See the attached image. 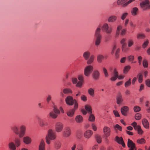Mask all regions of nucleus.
Returning a JSON list of instances; mask_svg holds the SVG:
<instances>
[{
  "label": "nucleus",
  "mask_w": 150,
  "mask_h": 150,
  "mask_svg": "<svg viewBox=\"0 0 150 150\" xmlns=\"http://www.w3.org/2000/svg\"><path fill=\"white\" fill-rule=\"evenodd\" d=\"M101 28L100 27H98L96 30L94 34L95 38V44L96 46L100 45L102 38V36L100 33Z\"/></svg>",
  "instance_id": "nucleus-1"
},
{
  "label": "nucleus",
  "mask_w": 150,
  "mask_h": 150,
  "mask_svg": "<svg viewBox=\"0 0 150 150\" xmlns=\"http://www.w3.org/2000/svg\"><path fill=\"white\" fill-rule=\"evenodd\" d=\"M56 137V133L52 129H50L47 132V134L46 136L45 139L46 143L49 144L50 143V140H54Z\"/></svg>",
  "instance_id": "nucleus-2"
},
{
  "label": "nucleus",
  "mask_w": 150,
  "mask_h": 150,
  "mask_svg": "<svg viewBox=\"0 0 150 150\" xmlns=\"http://www.w3.org/2000/svg\"><path fill=\"white\" fill-rule=\"evenodd\" d=\"M140 6L143 11H145L150 9V4L149 0H144L140 3Z\"/></svg>",
  "instance_id": "nucleus-3"
},
{
  "label": "nucleus",
  "mask_w": 150,
  "mask_h": 150,
  "mask_svg": "<svg viewBox=\"0 0 150 150\" xmlns=\"http://www.w3.org/2000/svg\"><path fill=\"white\" fill-rule=\"evenodd\" d=\"M101 28L103 31L108 35L112 33L113 30L112 27L111 26H109L108 24L107 23L103 24Z\"/></svg>",
  "instance_id": "nucleus-4"
},
{
  "label": "nucleus",
  "mask_w": 150,
  "mask_h": 150,
  "mask_svg": "<svg viewBox=\"0 0 150 150\" xmlns=\"http://www.w3.org/2000/svg\"><path fill=\"white\" fill-rule=\"evenodd\" d=\"M60 113V111L58 110L56 106L53 107V111L50 112L49 113L50 116L53 119H55L57 117L58 114Z\"/></svg>",
  "instance_id": "nucleus-5"
},
{
  "label": "nucleus",
  "mask_w": 150,
  "mask_h": 150,
  "mask_svg": "<svg viewBox=\"0 0 150 150\" xmlns=\"http://www.w3.org/2000/svg\"><path fill=\"white\" fill-rule=\"evenodd\" d=\"M65 101L67 105H72L73 104H75L76 102H77L76 100L73 99L71 96H68L65 99Z\"/></svg>",
  "instance_id": "nucleus-6"
},
{
  "label": "nucleus",
  "mask_w": 150,
  "mask_h": 150,
  "mask_svg": "<svg viewBox=\"0 0 150 150\" xmlns=\"http://www.w3.org/2000/svg\"><path fill=\"white\" fill-rule=\"evenodd\" d=\"M78 108V104L77 102H76L74 106V108L70 110L67 112V115L69 117H72L74 114L75 110Z\"/></svg>",
  "instance_id": "nucleus-7"
},
{
  "label": "nucleus",
  "mask_w": 150,
  "mask_h": 150,
  "mask_svg": "<svg viewBox=\"0 0 150 150\" xmlns=\"http://www.w3.org/2000/svg\"><path fill=\"white\" fill-rule=\"evenodd\" d=\"M55 127L57 132H60L62 131L63 128V124L61 122H57L55 123Z\"/></svg>",
  "instance_id": "nucleus-8"
},
{
  "label": "nucleus",
  "mask_w": 150,
  "mask_h": 150,
  "mask_svg": "<svg viewBox=\"0 0 150 150\" xmlns=\"http://www.w3.org/2000/svg\"><path fill=\"white\" fill-rule=\"evenodd\" d=\"M93 67L91 65L87 66L84 69V74L86 76H88L93 71Z\"/></svg>",
  "instance_id": "nucleus-9"
},
{
  "label": "nucleus",
  "mask_w": 150,
  "mask_h": 150,
  "mask_svg": "<svg viewBox=\"0 0 150 150\" xmlns=\"http://www.w3.org/2000/svg\"><path fill=\"white\" fill-rule=\"evenodd\" d=\"M127 146L129 148V150H136V148L135 146V144L133 142L129 139H128Z\"/></svg>",
  "instance_id": "nucleus-10"
},
{
  "label": "nucleus",
  "mask_w": 150,
  "mask_h": 150,
  "mask_svg": "<svg viewBox=\"0 0 150 150\" xmlns=\"http://www.w3.org/2000/svg\"><path fill=\"white\" fill-rule=\"evenodd\" d=\"M20 132H19V137L22 138L25 135V132L26 127L23 125H21L20 127Z\"/></svg>",
  "instance_id": "nucleus-11"
},
{
  "label": "nucleus",
  "mask_w": 150,
  "mask_h": 150,
  "mask_svg": "<svg viewBox=\"0 0 150 150\" xmlns=\"http://www.w3.org/2000/svg\"><path fill=\"white\" fill-rule=\"evenodd\" d=\"M116 103L118 105H120L123 102V99L120 93H118L116 98Z\"/></svg>",
  "instance_id": "nucleus-12"
},
{
  "label": "nucleus",
  "mask_w": 150,
  "mask_h": 150,
  "mask_svg": "<svg viewBox=\"0 0 150 150\" xmlns=\"http://www.w3.org/2000/svg\"><path fill=\"white\" fill-rule=\"evenodd\" d=\"M103 130L104 134L106 137H107L110 135V129L109 127L105 126L104 127Z\"/></svg>",
  "instance_id": "nucleus-13"
},
{
  "label": "nucleus",
  "mask_w": 150,
  "mask_h": 150,
  "mask_svg": "<svg viewBox=\"0 0 150 150\" xmlns=\"http://www.w3.org/2000/svg\"><path fill=\"white\" fill-rule=\"evenodd\" d=\"M115 140L118 143L121 144L123 147L125 146V144L122 137H119L116 136L115 138Z\"/></svg>",
  "instance_id": "nucleus-14"
},
{
  "label": "nucleus",
  "mask_w": 150,
  "mask_h": 150,
  "mask_svg": "<svg viewBox=\"0 0 150 150\" xmlns=\"http://www.w3.org/2000/svg\"><path fill=\"white\" fill-rule=\"evenodd\" d=\"M93 134V132L92 130H87L85 132L84 134V136L86 138L88 139L91 137Z\"/></svg>",
  "instance_id": "nucleus-15"
},
{
  "label": "nucleus",
  "mask_w": 150,
  "mask_h": 150,
  "mask_svg": "<svg viewBox=\"0 0 150 150\" xmlns=\"http://www.w3.org/2000/svg\"><path fill=\"white\" fill-rule=\"evenodd\" d=\"M38 122L40 126L43 127L48 125V123L46 120H45L40 118L38 119Z\"/></svg>",
  "instance_id": "nucleus-16"
},
{
  "label": "nucleus",
  "mask_w": 150,
  "mask_h": 150,
  "mask_svg": "<svg viewBox=\"0 0 150 150\" xmlns=\"http://www.w3.org/2000/svg\"><path fill=\"white\" fill-rule=\"evenodd\" d=\"M129 110V108L127 106H124L121 108V112L124 116L127 115V112Z\"/></svg>",
  "instance_id": "nucleus-17"
},
{
  "label": "nucleus",
  "mask_w": 150,
  "mask_h": 150,
  "mask_svg": "<svg viewBox=\"0 0 150 150\" xmlns=\"http://www.w3.org/2000/svg\"><path fill=\"white\" fill-rule=\"evenodd\" d=\"M71 130L69 127H66L63 132V135L66 137H67L71 134Z\"/></svg>",
  "instance_id": "nucleus-18"
},
{
  "label": "nucleus",
  "mask_w": 150,
  "mask_h": 150,
  "mask_svg": "<svg viewBox=\"0 0 150 150\" xmlns=\"http://www.w3.org/2000/svg\"><path fill=\"white\" fill-rule=\"evenodd\" d=\"M100 73L97 70H95L93 71L92 76L93 79L95 80H98L99 79Z\"/></svg>",
  "instance_id": "nucleus-19"
},
{
  "label": "nucleus",
  "mask_w": 150,
  "mask_h": 150,
  "mask_svg": "<svg viewBox=\"0 0 150 150\" xmlns=\"http://www.w3.org/2000/svg\"><path fill=\"white\" fill-rule=\"evenodd\" d=\"M142 123L143 126L146 129H148L149 127V123L148 120L145 119L143 118L142 120Z\"/></svg>",
  "instance_id": "nucleus-20"
},
{
  "label": "nucleus",
  "mask_w": 150,
  "mask_h": 150,
  "mask_svg": "<svg viewBox=\"0 0 150 150\" xmlns=\"http://www.w3.org/2000/svg\"><path fill=\"white\" fill-rule=\"evenodd\" d=\"M12 130L16 134L19 136V128L16 125H14L11 127Z\"/></svg>",
  "instance_id": "nucleus-21"
},
{
  "label": "nucleus",
  "mask_w": 150,
  "mask_h": 150,
  "mask_svg": "<svg viewBox=\"0 0 150 150\" xmlns=\"http://www.w3.org/2000/svg\"><path fill=\"white\" fill-rule=\"evenodd\" d=\"M8 148L10 150H16V146L14 143L12 142L9 143L8 144Z\"/></svg>",
  "instance_id": "nucleus-22"
},
{
  "label": "nucleus",
  "mask_w": 150,
  "mask_h": 150,
  "mask_svg": "<svg viewBox=\"0 0 150 150\" xmlns=\"http://www.w3.org/2000/svg\"><path fill=\"white\" fill-rule=\"evenodd\" d=\"M117 17L115 15H112L110 16L108 20V21L110 23H113L117 19Z\"/></svg>",
  "instance_id": "nucleus-23"
},
{
  "label": "nucleus",
  "mask_w": 150,
  "mask_h": 150,
  "mask_svg": "<svg viewBox=\"0 0 150 150\" xmlns=\"http://www.w3.org/2000/svg\"><path fill=\"white\" fill-rule=\"evenodd\" d=\"M90 56V52L88 51L84 52L83 54V56L85 60H87L89 58Z\"/></svg>",
  "instance_id": "nucleus-24"
},
{
  "label": "nucleus",
  "mask_w": 150,
  "mask_h": 150,
  "mask_svg": "<svg viewBox=\"0 0 150 150\" xmlns=\"http://www.w3.org/2000/svg\"><path fill=\"white\" fill-rule=\"evenodd\" d=\"M23 142L26 144H28L30 143L31 139L29 137H25L23 138Z\"/></svg>",
  "instance_id": "nucleus-25"
},
{
  "label": "nucleus",
  "mask_w": 150,
  "mask_h": 150,
  "mask_svg": "<svg viewBox=\"0 0 150 150\" xmlns=\"http://www.w3.org/2000/svg\"><path fill=\"white\" fill-rule=\"evenodd\" d=\"M113 74V76L110 79L111 80L113 81H115L118 77V72L116 69L114 70Z\"/></svg>",
  "instance_id": "nucleus-26"
},
{
  "label": "nucleus",
  "mask_w": 150,
  "mask_h": 150,
  "mask_svg": "<svg viewBox=\"0 0 150 150\" xmlns=\"http://www.w3.org/2000/svg\"><path fill=\"white\" fill-rule=\"evenodd\" d=\"M39 150H45V143L44 142L41 141L39 147Z\"/></svg>",
  "instance_id": "nucleus-27"
},
{
  "label": "nucleus",
  "mask_w": 150,
  "mask_h": 150,
  "mask_svg": "<svg viewBox=\"0 0 150 150\" xmlns=\"http://www.w3.org/2000/svg\"><path fill=\"white\" fill-rule=\"evenodd\" d=\"M75 120L76 122L81 123L82 122L83 118L81 115H79L76 117Z\"/></svg>",
  "instance_id": "nucleus-28"
},
{
  "label": "nucleus",
  "mask_w": 150,
  "mask_h": 150,
  "mask_svg": "<svg viewBox=\"0 0 150 150\" xmlns=\"http://www.w3.org/2000/svg\"><path fill=\"white\" fill-rule=\"evenodd\" d=\"M62 91L64 94H68L72 93V90L69 88H64L62 90Z\"/></svg>",
  "instance_id": "nucleus-29"
},
{
  "label": "nucleus",
  "mask_w": 150,
  "mask_h": 150,
  "mask_svg": "<svg viewBox=\"0 0 150 150\" xmlns=\"http://www.w3.org/2000/svg\"><path fill=\"white\" fill-rule=\"evenodd\" d=\"M15 144L17 147L19 146L21 144V139L19 138H16L14 140Z\"/></svg>",
  "instance_id": "nucleus-30"
},
{
  "label": "nucleus",
  "mask_w": 150,
  "mask_h": 150,
  "mask_svg": "<svg viewBox=\"0 0 150 150\" xmlns=\"http://www.w3.org/2000/svg\"><path fill=\"white\" fill-rule=\"evenodd\" d=\"M94 58V56L93 55H91L90 56L89 58L87 60V63L88 64H91L93 62Z\"/></svg>",
  "instance_id": "nucleus-31"
},
{
  "label": "nucleus",
  "mask_w": 150,
  "mask_h": 150,
  "mask_svg": "<svg viewBox=\"0 0 150 150\" xmlns=\"http://www.w3.org/2000/svg\"><path fill=\"white\" fill-rule=\"evenodd\" d=\"M138 10V8L136 7L133 8L131 10V13L132 15L134 16L137 15V12Z\"/></svg>",
  "instance_id": "nucleus-32"
},
{
  "label": "nucleus",
  "mask_w": 150,
  "mask_h": 150,
  "mask_svg": "<svg viewBox=\"0 0 150 150\" xmlns=\"http://www.w3.org/2000/svg\"><path fill=\"white\" fill-rule=\"evenodd\" d=\"M127 0H118L117 4L118 5H121V6L122 7H125L123 6V5L125 4V2Z\"/></svg>",
  "instance_id": "nucleus-33"
},
{
  "label": "nucleus",
  "mask_w": 150,
  "mask_h": 150,
  "mask_svg": "<svg viewBox=\"0 0 150 150\" xmlns=\"http://www.w3.org/2000/svg\"><path fill=\"white\" fill-rule=\"evenodd\" d=\"M85 108L89 114H91L92 113V109L90 106L87 105H85Z\"/></svg>",
  "instance_id": "nucleus-34"
},
{
  "label": "nucleus",
  "mask_w": 150,
  "mask_h": 150,
  "mask_svg": "<svg viewBox=\"0 0 150 150\" xmlns=\"http://www.w3.org/2000/svg\"><path fill=\"white\" fill-rule=\"evenodd\" d=\"M135 129L137 131L139 135H141L143 133V132L139 126L137 128H135Z\"/></svg>",
  "instance_id": "nucleus-35"
},
{
  "label": "nucleus",
  "mask_w": 150,
  "mask_h": 150,
  "mask_svg": "<svg viewBox=\"0 0 150 150\" xmlns=\"http://www.w3.org/2000/svg\"><path fill=\"white\" fill-rule=\"evenodd\" d=\"M104 57L103 55L99 54L98 55L97 57V61L99 63L101 62Z\"/></svg>",
  "instance_id": "nucleus-36"
},
{
  "label": "nucleus",
  "mask_w": 150,
  "mask_h": 150,
  "mask_svg": "<svg viewBox=\"0 0 150 150\" xmlns=\"http://www.w3.org/2000/svg\"><path fill=\"white\" fill-rule=\"evenodd\" d=\"M88 93L91 96H93L94 94V90L91 88H89L88 90Z\"/></svg>",
  "instance_id": "nucleus-37"
},
{
  "label": "nucleus",
  "mask_w": 150,
  "mask_h": 150,
  "mask_svg": "<svg viewBox=\"0 0 150 150\" xmlns=\"http://www.w3.org/2000/svg\"><path fill=\"white\" fill-rule=\"evenodd\" d=\"M61 143L58 141L55 142L54 144V147L56 149H58L61 146Z\"/></svg>",
  "instance_id": "nucleus-38"
},
{
  "label": "nucleus",
  "mask_w": 150,
  "mask_h": 150,
  "mask_svg": "<svg viewBox=\"0 0 150 150\" xmlns=\"http://www.w3.org/2000/svg\"><path fill=\"white\" fill-rule=\"evenodd\" d=\"M122 26L120 25H118L117 28L116 33V34L117 35H119L120 33V30L122 29Z\"/></svg>",
  "instance_id": "nucleus-39"
},
{
  "label": "nucleus",
  "mask_w": 150,
  "mask_h": 150,
  "mask_svg": "<svg viewBox=\"0 0 150 150\" xmlns=\"http://www.w3.org/2000/svg\"><path fill=\"white\" fill-rule=\"evenodd\" d=\"M95 138L97 142L98 143H100L101 142V137L100 136L96 135L95 136Z\"/></svg>",
  "instance_id": "nucleus-40"
},
{
  "label": "nucleus",
  "mask_w": 150,
  "mask_h": 150,
  "mask_svg": "<svg viewBox=\"0 0 150 150\" xmlns=\"http://www.w3.org/2000/svg\"><path fill=\"white\" fill-rule=\"evenodd\" d=\"M137 142L138 143L142 144L145 143L146 141L144 139L141 138L138 139L137 141Z\"/></svg>",
  "instance_id": "nucleus-41"
},
{
  "label": "nucleus",
  "mask_w": 150,
  "mask_h": 150,
  "mask_svg": "<svg viewBox=\"0 0 150 150\" xmlns=\"http://www.w3.org/2000/svg\"><path fill=\"white\" fill-rule=\"evenodd\" d=\"M145 37V36L144 34H138L137 35V38L138 39H142L144 38Z\"/></svg>",
  "instance_id": "nucleus-42"
},
{
  "label": "nucleus",
  "mask_w": 150,
  "mask_h": 150,
  "mask_svg": "<svg viewBox=\"0 0 150 150\" xmlns=\"http://www.w3.org/2000/svg\"><path fill=\"white\" fill-rule=\"evenodd\" d=\"M149 42L148 40H146L145 41H144L143 43L142 47L143 48H145L148 45Z\"/></svg>",
  "instance_id": "nucleus-43"
},
{
  "label": "nucleus",
  "mask_w": 150,
  "mask_h": 150,
  "mask_svg": "<svg viewBox=\"0 0 150 150\" xmlns=\"http://www.w3.org/2000/svg\"><path fill=\"white\" fill-rule=\"evenodd\" d=\"M103 70L105 77H108V74L106 69L105 67H103Z\"/></svg>",
  "instance_id": "nucleus-44"
},
{
  "label": "nucleus",
  "mask_w": 150,
  "mask_h": 150,
  "mask_svg": "<svg viewBox=\"0 0 150 150\" xmlns=\"http://www.w3.org/2000/svg\"><path fill=\"white\" fill-rule=\"evenodd\" d=\"M141 117V115L139 113H137L136 114L135 116V119L137 120H139Z\"/></svg>",
  "instance_id": "nucleus-45"
},
{
  "label": "nucleus",
  "mask_w": 150,
  "mask_h": 150,
  "mask_svg": "<svg viewBox=\"0 0 150 150\" xmlns=\"http://www.w3.org/2000/svg\"><path fill=\"white\" fill-rule=\"evenodd\" d=\"M130 68V67L129 66H126L124 69V73L126 74Z\"/></svg>",
  "instance_id": "nucleus-46"
},
{
  "label": "nucleus",
  "mask_w": 150,
  "mask_h": 150,
  "mask_svg": "<svg viewBox=\"0 0 150 150\" xmlns=\"http://www.w3.org/2000/svg\"><path fill=\"white\" fill-rule=\"evenodd\" d=\"M128 15V13H123L121 16V18L122 20H124Z\"/></svg>",
  "instance_id": "nucleus-47"
},
{
  "label": "nucleus",
  "mask_w": 150,
  "mask_h": 150,
  "mask_svg": "<svg viewBox=\"0 0 150 150\" xmlns=\"http://www.w3.org/2000/svg\"><path fill=\"white\" fill-rule=\"evenodd\" d=\"M90 115L89 116V120L90 121L93 122L95 120V117L94 116L91 114H90Z\"/></svg>",
  "instance_id": "nucleus-48"
},
{
  "label": "nucleus",
  "mask_w": 150,
  "mask_h": 150,
  "mask_svg": "<svg viewBox=\"0 0 150 150\" xmlns=\"http://www.w3.org/2000/svg\"><path fill=\"white\" fill-rule=\"evenodd\" d=\"M120 52V49L119 48L117 49L115 53V58H118L119 57V53Z\"/></svg>",
  "instance_id": "nucleus-49"
},
{
  "label": "nucleus",
  "mask_w": 150,
  "mask_h": 150,
  "mask_svg": "<svg viewBox=\"0 0 150 150\" xmlns=\"http://www.w3.org/2000/svg\"><path fill=\"white\" fill-rule=\"evenodd\" d=\"M133 110L135 112H138L140 111L141 108L138 106H135L133 108Z\"/></svg>",
  "instance_id": "nucleus-50"
},
{
  "label": "nucleus",
  "mask_w": 150,
  "mask_h": 150,
  "mask_svg": "<svg viewBox=\"0 0 150 150\" xmlns=\"http://www.w3.org/2000/svg\"><path fill=\"white\" fill-rule=\"evenodd\" d=\"M131 79H129V80L125 83V86L126 87H127L128 86L130 85L131 84Z\"/></svg>",
  "instance_id": "nucleus-51"
},
{
  "label": "nucleus",
  "mask_w": 150,
  "mask_h": 150,
  "mask_svg": "<svg viewBox=\"0 0 150 150\" xmlns=\"http://www.w3.org/2000/svg\"><path fill=\"white\" fill-rule=\"evenodd\" d=\"M143 65L144 67L146 68L148 66V64L147 61L145 60H144L143 61Z\"/></svg>",
  "instance_id": "nucleus-52"
},
{
  "label": "nucleus",
  "mask_w": 150,
  "mask_h": 150,
  "mask_svg": "<svg viewBox=\"0 0 150 150\" xmlns=\"http://www.w3.org/2000/svg\"><path fill=\"white\" fill-rule=\"evenodd\" d=\"M78 79L80 81L83 82L84 76L83 75H79L78 76Z\"/></svg>",
  "instance_id": "nucleus-53"
},
{
  "label": "nucleus",
  "mask_w": 150,
  "mask_h": 150,
  "mask_svg": "<svg viewBox=\"0 0 150 150\" xmlns=\"http://www.w3.org/2000/svg\"><path fill=\"white\" fill-rule=\"evenodd\" d=\"M138 81L139 83H141L142 81V75L141 74H139L138 75Z\"/></svg>",
  "instance_id": "nucleus-54"
},
{
  "label": "nucleus",
  "mask_w": 150,
  "mask_h": 150,
  "mask_svg": "<svg viewBox=\"0 0 150 150\" xmlns=\"http://www.w3.org/2000/svg\"><path fill=\"white\" fill-rule=\"evenodd\" d=\"M133 44V41L132 40H128V46L129 47H131Z\"/></svg>",
  "instance_id": "nucleus-55"
},
{
  "label": "nucleus",
  "mask_w": 150,
  "mask_h": 150,
  "mask_svg": "<svg viewBox=\"0 0 150 150\" xmlns=\"http://www.w3.org/2000/svg\"><path fill=\"white\" fill-rule=\"evenodd\" d=\"M127 45H122V51L123 52H126L128 49L126 47Z\"/></svg>",
  "instance_id": "nucleus-56"
},
{
  "label": "nucleus",
  "mask_w": 150,
  "mask_h": 150,
  "mask_svg": "<svg viewBox=\"0 0 150 150\" xmlns=\"http://www.w3.org/2000/svg\"><path fill=\"white\" fill-rule=\"evenodd\" d=\"M82 82L81 81H79L78 82L76 86L77 87L81 88V87L82 85Z\"/></svg>",
  "instance_id": "nucleus-57"
},
{
  "label": "nucleus",
  "mask_w": 150,
  "mask_h": 150,
  "mask_svg": "<svg viewBox=\"0 0 150 150\" xmlns=\"http://www.w3.org/2000/svg\"><path fill=\"white\" fill-rule=\"evenodd\" d=\"M113 112L114 115L115 116V117H119L120 115L117 111L116 110H114L113 111Z\"/></svg>",
  "instance_id": "nucleus-58"
},
{
  "label": "nucleus",
  "mask_w": 150,
  "mask_h": 150,
  "mask_svg": "<svg viewBox=\"0 0 150 150\" xmlns=\"http://www.w3.org/2000/svg\"><path fill=\"white\" fill-rule=\"evenodd\" d=\"M132 125L134 129H135V128H137L139 126L138 125H137V123L136 122H132L131 124Z\"/></svg>",
  "instance_id": "nucleus-59"
},
{
  "label": "nucleus",
  "mask_w": 150,
  "mask_h": 150,
  "mask_svg": "<svg viewBox=\"0 0 150 150\" xmlns=\"http://www.w3.org/2000/svg\"><path fill=\"white\" fill-rule=\"evenodd\" d=\"M135 0H129L127 2L125 3L123 5V6H127L129 4L131 3L132 1H134Z\"/></svg>",
  "instance_id": "nucleus-60"
},
{
  "label": "nucleus",
  "mask_w": 150,
  "mask_h": 150,
  "mask_svg": "<svg viewBox=\"0 0 150 150\" xmlns=\"http://www.w3.org/2000/svg\"><path fill=\"white\" fill-rule=\"evenodd\" d=\"M126 39L125 38H123L122 39V40H121L120 41V43L121 44H122V45H127L126 44V43L125 41Z\"/></svg>",
  "instance_id": "nucleus-61"
},
{
  "label": "nucleus",
  "mask_w": 150,
  "mask_h": 150,
  "mask_svg": "<svg viewBox=\"0 0 150 150\" xmlns=\"http://www.w3.org/2000/svg\"><path fill=\"white\" fill-rule=\"evenodd\" d=\"M128 58L129 61H132L134 59V57L133 56L130 55L128 57Z\"/></svg>",
  "instance_id": "nucleus-62"
},
{
  "label": "nucleus",
  "mask_w": 150,
  "mask_h": 150,
  "mask_svg": "<svg viewBox=\"0 0 150 150\" xmlns=\"http://www.w3.org/2000/svg\"><path fill=\"white\" fill-rule=\"evenodd\" d=\"M146 83L147 86L150 87V79L147 80L146 81Z\"/></svg>",
  "instance_id": "nucleus-63"
},
{
  "label": "nucleus",
  "mask_w": 150,
  "mask_h": 150,
  "mask_svg": "<svg viewBox=\"0 0 150 150\" xmlns=\"http://www.w3.org/2000/svg\"><path fill=\"white\" fill-rule=\"evenodd\" d=\"M51 99V96L50 95H48L46 98V101L48 103Z\"/></svg>",
  "instance_id": "nucleus-64"
}]
</instances>
